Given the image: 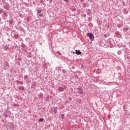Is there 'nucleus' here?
I'll list each match as a JSON object with an SVG mask.
<instances>
[{
    "label": "nucleus",
    "mask_w": 130,
    "mask_h": 130,
    "mask_svg": "<svg viewBox=\"0 0 130 130\" xmlns=\"http://www.w3.org/2000/svg\"><path fill=\"white\" fill-rule=\"evenodd\" d=\"M87 36H88V37H89V39L90 40H91V41H93V40H94V35L91 33H87Z\"/></svg>",
    "instance_id": "f257e3e1"
},
{
    "label": "nucleus",
    "mask_w": 130,
    "mask_h": 130,
    "mask_svg": "<svg viewBox=\"0 0 130 130\" xmlns=\"http://www.w3.org/2000/svg\"><path fill=\"white\" fill-rule=\"evenodd\" d=\"M75 51H76L75 53L76 54H78V55L82 54V52H81V51L80 50H76Z\"/></svg>",
    "instance_id": "f03ea898"
},
{
    "label": "nucleus",
    "mask_w": 130,
    "mask_h": 130,
    "mask_svg": "<svg viewBox=\"0 0 130 130\" xmlns=\"http://www.w3.org/2000/svg\"><path fill=\"white\" fill-rule=\"evenodd\" d=\"M58 90L59 91H60V92H62L63 91V88L59 87Z\"/></svg>",
    "instance_id": "7ed1b4c3"
},
{
    "label": "nucleus",
    "mask_w": 130,
    "mask_h": 130,
    "mask_svg": "<svg viewBox=\"0 0 130 130\" xmlns=\"http://www.w3.org/2000/svg\"><path fill=\"white\" fill-rule=\"evenodd\" d=\"M43 120H44V119L40 118L39 120V122H42V121H43Z\"/></svg>",
    "instance_id": "20e7f679"
},
{
    "label": "nucleus",
    "mask_w": 130,
    "mask_h": 130,
    "mask_svg": "<svg viewBox=\"0 0 130 130\" xmlns=\"http://www.w3.org/2000/svg\"><path fill=\"white\" fill-rule=\"evenodd\" d=\"M41 12H42V10H38V14H40V13H41Z\"/></svg>",
    "instance_id": "39448f33"
},
{
    "label": "nucleus",
    "mask_w": 130,
    "mask_h": 130,
    "mask_svg": "<svg viewBox=\"0 0 130 130\" xmlns=\"http://www.w3.org/2000/svg\"><path fill=\"white\" fill-rule=\"evenodd\" d=\"M79 93H83V90L81 89H79Z\"/></svg>",
    "instance_id": "423d86ee"
},
{
    "label": "nucleus",
    "mask_w": 130,
    "mask_h": 130,
    "mask_svg": "<svg viewBox=\"0 0 130 130\" xmlns=\"http://www.w3.org/2000/svg\"><path fill=\"white\" fill-rule=\"evenodd\" d=\"M61 117H62V119H64V117H65L64 115V114H62L61 115Z\"/></svg>",
    "instance_id": "0eeeda50"
},
{
    "label": "nucleus",
    "mask_w": 130,
    "mask_h": 130,
    "mask_svg": "<svg viewBox=\"0 0 130 130\" xmlns=\"http://www.w3.org/2000/svg\"><path fill=\"white\" fill-rule=\"evenodd\" d=\"M54 112L55 113H56L57 112V110L56 109H54Z\"/></svg>",
    "instance_id": "6e6552de"
},
{
    "label": "nucleus",
    "mask_w": 130,
    "mask_h": 130,
    "mask_svg": "<svg viewBox=\"0 0 130 130\" xmlns=\"http://www.w3.org/2000/svg\"><path fill=\"white\" fill-rule=\"evenodd\" d=\"M70 0H64V2H66V3H69Z\"/></svg>",
    "instance_id": "1a4fd4ad"
},
{
    "label": "nucleus",
    "mask_w": 130,
    "mask_h": 130,
    "mask_svg": "<svg viewBox=\"0 0 130 130\" xmlns=\"http://www.w3.org/2000/svg\"><path fill=\"white\" fill-rule=\"evenodd\" d=\"M39 16H40V17H42V14H40L39 15Z\"/></svg>",
    "instance_id": "9d476101"
}]
</instances>
